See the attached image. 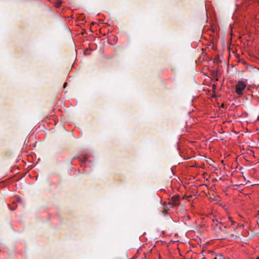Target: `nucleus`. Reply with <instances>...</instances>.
<instances>
[{
	"instance_id": "4468645a",
	"label": "nucleus",
	"mask_w": 259,
	"mask_h": 259,
	"mask_svg": "<svg viewBox=\"0 0 259 259\" xmlns=\"http://www.w3.org/2000/svg\"><path fill=\"white\" fill-rule=\"evenodd\" d=\"M211 32H212V31H213V28H212V26H211Z\"/></svg>"
},
{
	"instance_id": "1a4fd4ad",
	"label": "nucleus",
	"mask_w": 259,
	"mask_h": 259,
	"mask_svg": "<svg viewBox=\"0 0 259 259\" xmlns=\"http://www.w3.org/2000/svg\"><path fill=\"white\" fill-rule=\"evenodd\" d=\"M67 84V82H65V83H64V85H64V88H65V87H66Z\"/></svg>"
},
{
	"instance_id": "9b49d317",
	"label": "nucleus",
	"mask_w": 259,
	"mask_h": 259,
	"mask_svg": "<svg viewBox=\"0 0 259 259\" xmlns=\"http://www.w3.org/2000/svg\"><path fill=\"white\" fill-rule=\"evenodd\" d=\"M205 9H206V11L207 12V10L206 6H205ZM206 14H207V16L208 17V13H207V12H206Z\"/></svg>"
},
{
	"instance_id": "6e6552de",
	"label": "nucleus",
	"mask_w": 259,
	"mask_h": 259,
	"mask_svg": "<svg viewBox=\"0 0 259 259\" xmlns=\"http://www.w3.org/2000/svg\"><path fill=\"white\" fill-rule=\"evenodd\" d=\"M215 97H216V95H214L213 93H211V99L212 98H215Z\"/></svg>"
},
{
	"instance_id": "39448f33",
	"label": "nucleus",
	"mask_w": 259,
	"mask_h": 259,
	"mask_svg": "<svg viewBox=\"0 0 259 259\" xmlns=\"http://www.w3.org/2000/svg\"><path fill=\"white\" fill-rule=\"evenodd\" d=\"M88 155L82 156L79 158L80 160L82 163V165H83L84 166H85V165L87 164V163L88 161Z\"/></svg>"
},
{
	"instance_id": "2eb2a0df",
	"label": "nucleus",
	"mask_w": 259,
	"mask_h": 259,
	"mask_svg": "<svg viewBox=\"0 0 259 259\" xmlns=\"http://www.w3.org/2000/svg\"><path fill=\"white\" fill-rule=\"evenodd\" d=\"M257 119H258V120L259 121V116H258V117H257Z\"/></svg>"
},
{
	"instance_id": "dca6fc26",
	"label": "nucleus",
	"mask_w": 259,
	"mask_h": 259,
	"mask_svg": "<svg viewBox=\"0 0 259 259\" xmlns=\"http://www.w3.org/2000/svg\"><path fill=\"white\" fill-rule=\"evenodd\" d=\"M257 224H258V226H259V223H257ZM258 234H259V232H258Z\"/></svg>"
},
{
	"instance_id": "9d476101",
	"label": "nucleus",
	"mask_w": 259,
	"mask_h": 259,
	"mask_svg": "<svg viewBox=\"0 0 259 259\" xmlns=\"http://www.w3.org/2000/svg\"><path fill=\"white\" fill-rule=\"evenodd\" d=\"M214 86L215 85L213 84L212 89L211 90V92H212L214 90Z\"/></svg>"
},
{
	"instance_id": "ddd939ff",
	"label": "nucleus",
	"mask_w": 259,
	"mask_h": 259,
	"mask_svg": "<svg viewBox=\"0 0 259 259\" xmlns=\"http://www.w3.org/2000/svg\"><path fill=\"white\" fill-rule=\"evenodd\" d=\"M10 209H11V210H14L15 208H11V207H10Z\"/></svg>"
},
{
	"instance_id": "f8f14e48",
	"label": "nucleus",
	"mask_w": 259,
	"mask_h": 259,
	"mask_svg": "<svg viewBox=\"0 0 259 259\" xmlns=\"http://www.w3.org/2000/svg\"><path fill=\"white\" fill-rule=\"evenodd\" d=\"M231 223H232V225H233V224H235V222L232 221V220H231Z\"/></svg>"
},
{
	"instance_id": "20e7f679",
	"label": "nucleus",
	"mask_w": 259,
	"mask_h": 259,
	"mask_svg": "<svg viewBox=\"0 0 259 259\" xmlns=\"http://www.w3.org/2000/svg\"><path fill=\"white\" fill-rule=\"evenodd\" d=\"M211 259H225V258L223 255L217 254L211 251Z\"/></svg>"
},
{
	"instance_id": "0eeeda50",
	"label": "nucleus",
	"mask_w": 259,
	"mask_h": 259,
	"mask_svg": "<svg viewBox=\"0 0 259 259\" xmlns=\"http://www.w3.org/2000/svg\"><path fill=\"white\" fill-rule=\"evenodd\" d=\"M211 81H212V78H213L214 77L215 75V73L214 70H211Z\"/></svg>"
},
{
	"instance_id": "f03ea898",
	"label": "nucleus",
	"mask_w": 259,
	"mask_h": 259,
	"mask_svg": "<svg viewBox=\"0 0 259 259\" xmlns=\"http://www.w3.org/2000/svg\"><path fill=\"white\" fill-rule=\"evenodd\" d=\"M246 87V84L243 81H239L235 87L236 93L239 96L243 95V91Z\"/></svg>"
},
{
	"instance_id": "423d86ee",
	"label": "nucleus",
	"mask_w": 259,
	"mask_h": 259,
	"mask_svg": "<svg viewBox=\"0 0 259 259\" xmlns=\"http://www.w3.org/2000/svg\"><path fill=\"white\" fill-rule=\"evenodd\" d=\"M211 200H212L213 201L215 202V204H219L220 205H222V204L221 203H219V202L220 201L221 199L219 197H211Z\"/></svg>"
},
{
	"instance_id": "a211bd4d",
	"label": "nucleus",
	"mask_w": 259,
	"mask_h": 259,
	"mask_svg": "<svg viewBox=\"0 0 259 259\" xmlns=\"http://www.w3.org/2000/svg\"><path fill=\"white\" fill-rule=\"evenodd\" d=\"M256 259H259V257H257L256 258Z\"/></svg>"
},
{
	"instance_id": "f3484780",
	"label": "nucleus",
	"mask_w": 259,
	"mask_h": 259,
	"mask_svg": "<svg viewBox=\"0 0 259 259\" xmlns=\"http://www.w3.org/2000/svg\"><path fill=\"white\" fill-rule=\"evenodd\" d=\"M201 259H205L204 257L202 258Z\"/></svg>"
},
{
	"instance_id": "f257e3e1",
	"label": "nucleus",
	"mask_w": 259,
	"mask_h": 259,
	"mask_svg": "<svg viewBox=\"0 0 259 259\" xmlns=\"http://www.w3.org/2000/svg\"><path fill=\"white\" fill-rule=\"evenodd\" d=\"M211 220V231L214 232L215 239H220V235L223 230V225L217 219H213Z\"/></svg>"
},
{
	"instance_id": "7ed1b4c3",
	"label": "nucleus",
	"mask_w": 259,
	"mask_h": 259,
	"mask_svg": "<svg viewBox=\"0 0 259 259\" xmlns=\"http://www.w3.org/2000/svg\"><path fill=\"white\" fill-rule=\"evenodd\" d=\"M180 198L179 196L178 195H175L171 197L170 198V203L172 204L174 206H177L179 205L180 202H179Z\"/></svg>"
}]
</instances>
